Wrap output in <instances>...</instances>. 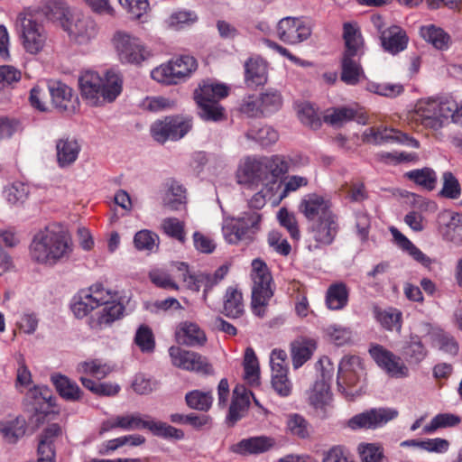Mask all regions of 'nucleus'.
Returning <instances> with one entry per match:
<instances>
[{
    "mask_svg": "<svg viewBox=\"0 0 462 462\" xmlns=\"http://www.w3.org/2000/svg\"><path fill=\"white\" fill-rule=\"evenodd\" d=\"M64 31L68 32L71 41L79 45H86L97 39L99 26L91 16L76 12L70 22L64 23Z\"/></svg>",
    "mask_w": 462,
    "mask_h": 462,
    "instance_id": "2eb2a0df",
    "label": "nucleus"
},
{
    "mask_svg": "<svg viewBox=\"0 0 462 462\" xmlns=\"http://www.w3.org/2000/svg\"><path fill=\"white\" fill-rule=\"evenodd\" d=\"M198 20L197 14L192 11L180 10L172 13L166 23L171 29H180L184 25L194 23Z\"/></svg>",
    "mask_w": 462,
    "mask_h": 462,
    "instance_id": "774afa93",
    "label": "nucleus"
},
{
    "mask_svg": "<svg viewBox=\"0 0 462 462\" xmlns=\"http://www.w3.org/2000/svg\"><path fill=\"white\" fill-rule=\"evenodd\" d=\"M19 36L25 51L32 55L42 52L48 42V33L43 24L32 15L19 14L17 18Z\"/></svg>",
    "mask_w": 462,
    "mask_h": 462,
    "instance_id": "9b49d317",
    "label": "nucleus"
},
{
    "mask_svg": "<svg viewBox=\"0 0 462 462\" xmlns=\"http://www.w3.org/2000/svg\"><path fill=\"white\" fill-rule=\"evenodd\" d=\"M245 78L250 86L263 85L267 81L266 62L259 57H251L245 62Z\"/></svg>",
    "mask_w": 462,
    "mask_h": 462,
    "instance_id": "2f4dec72",
    "label": "nucleus"
},
{
    "mask_svg": "<svg viewBox=\"0 0 462 462\" xmlns=\"http://www.w3.org/2000/svg\"><path fill=\"white\" fill-rule=\"evenodd\" d=\"M192 123L188 117L182 116H166L162 120L155 121L151 126V134L155 141L161 143L178 141L184 137L191 129Z\"/></svg>",
    "mask_w": 462,
    "mask_h": 462,
    "instance_id": "ddd939ff",
    "label": "nucleus"
},
{
    "mask_svg": "<svg viewBox=\"0 0 462 462\" xmlns=\"http://www.w3.org/2000/svg\"><path fill=\"white\" fill-rule=\"evenodd\" d=\"M243 365L245 370V379L250 384H258L259 363L254 350L252 347H247L245 349Z\"/></svg>",
    "mask_w": 462,
    "mask_h": 462,
    "instance_id": "864d4df0",
    "label": "nucleus"
},
{
    "mask_svg": "<svg viewBox=\"0 0 462 462\" xmlns=\"http://www.w3.org/2000/svg\"><path fill=\"white\" fill-rule=\"evenodd\" d=\"M443 238L455 245H462V214L443 212L439 216Z\"/></svg>",
    "mask_w": 462,
    "mask_h": 462,
    "instance_id": "5701e85b",
    "label": "nucleus"
},
{
    "mask_svg": "<svg viewBox=\"0 0 462 462\" xmlns=\"http://www.w3.org/2000/svg\"><path fill=\"white\" fill-rule=\"evenodd\" d=\"M343 38L346 45L344 55L358 57L363 47V39L356 26L346 23L344 24Z\"/></svg>",
    "mask_w": 462,
    "mask_h": 462,
    "instance_id": "79ce46f5",
    "label": "nucleus"
},
{
    "mask_svg": "<svg viewBox=\"0 0 462 462\" xmlns=\"http://www.w3.org/2000/svg\"><path fill=\"white\" fill-rule=\"evenodd\" d=\"M83 291L97 308L104 305V308L96 313V318H91L90 326L92 328L102 329L123 316L124 306L114 300L115 294L113 291L105 288L103 284L95 283Z\"/></svg>",
    "mask_w": 462,
    "mask_h": 462,
    "instance_id": "0eeeda50",
    "label": "nucleus"
},
{
    "mask_svg": "<svg viewBox=\"0 0 462 462\" xmlns=\"http://www.w3.org/2000/svg\"><path fill=\"white\" fill-rule=\"evenodd\" d=\"M79 381L85 388L97 395L114 396L120 391V386L117 383H97L87 376H80Z\"/></svg>",
    "mask_w": 462,
    "mask_h": 462,
    "instance_id": "6e6d98bb",
    "label": "nucleus"
},
{
    "mask_svg": "<svg viewBox=\"0 0 462 462\" xmlns=\"http://www.w3.org/2000/svg\"><path fill=\"white\" fill-rule=\"evenodd\" d=\"M287 429L294 436L306 439L310 436V425L308 421L299 414H291L287 419Z\"/></svg>",
    "mask_w": 462,
    "mask_h": 462,
    "instance_id": "338daca9",
    "label": "nucleus"
},
{
    "mask_svg": "<svg viewBox=\"0 0 462 462\" xmlns=\"http://www.w3.org/2000/svg\"><path fill=\"white\" fill-rule=\"evenodd\" d=\"M398 416V411L393 408H374L352 417L347 425L352 430H374L384 426Z\"/></svg>",
    "mask_w": 462,
    "mask_h": 462,
    "instance_id": "aec40b11",
    "label": "nucleus"
},
{
    "mask_svg": "<svg viewBox=\"0 0 462 462\" xmlns=\"http://www.w3.org/2000/svg\"><path fill=\"white\" fill-rule=\"evenodd\" d=\"M169 355L172 365L180 369L206 374L213 372L208 359L197 352L173 346L169 348Z\"/></svg>",
    "mask_w": 462,
    "mask_h": 462,
    "instance_id": "a211bd4d",
    "label": "nucleus"
},
{
    "mask_svg": "<svg viewBox=\"0 0 462 462\" xmlns=\"http://www.w3.org/2000/svg\"><path fill=\"white\" fill-rule=\"evenodd\" d=\"M61 428L57 423H52L43 430L38 445L37 462H54L55 450L53 444L61 436Z\"/></svg>",
    "mask_w": 462,
    "mask_h": 462,
    "instance_id": "b1692460",
    "label": "nucleus"
},
{
    "mask_svg": "<svg viewBox=\"0 0 462 462\" xmlns=\"http://www.w3.org/2000/svg\"><path fill=\"white\" fill-rule=\"evenodd\" d=\"M460 422V418L451 413H439L433 417L429 424L423 428V432L430 434L440 428L454 427Z\"/></svg>",
    "mask_w": 462,
    "mask_h": 462,
    "instance_id": "0e129e2a",
    "label": "nucleus"
},
{
    "mask_svg": "<svg viewBox=\"0 0 462 462\" xmlns=\"http://www.w3.org/2000/svg\"><path fill=\"white\" fill-rule=\"evenodd\" d=\"M25 401L35 413L47 414L53 405L51 392L47 387L34 386L31 388L25 396Z\"/></svg>",
    "mask_w": 462,
    "mask_h": 462,
    "instance_id": "cd10ccee",
    "label": "nucleus"
},
{
    "mask_svg": "<svg viewBox=\"0 0 462 462\" xmlns=\"http://www.w3.org/2000/svg\"><path fill=\"white\" fill-rule=\"evenodd\" d=\"M357 452L362 462H389L383 447L376 443H360Z\"/></svg>",
    "mask_w": 462,
    "mask_h": 462,
    "instance_id": "603ef678",
    "label": "nucleus"
},
{
    "mask_svg": "<svg viewBox=\"0 0 462 462\" xmlns=\"http://www.w3.org/2000/svg\"><path fill=\"white\" fill-rule=\"evenodd\" d=\"M332 395L329 384L326 382H315L309 393V402L317 411H325L330 404Z\"/></svg>",
    "mask_w": 462,
    "mask_h": 462,
    "instance_id": "58836bf2",
    "label": "nucleus"
},
{
    "mask_svg": "<svg viewBox=\"0 0 462 462\" xmlns=\"http://www.w3.org/2000/svg\"><path fill=\"white\" fill-rule=\"evenodd\" d=\"M260 221L261 215L257 212H247L237 218L224 219L222 232L225 240L229 244L251 241L259 229Z\"/></svg>",
    "mask_w": 462,
    "mask_h": 462,
    "instance_id": "f8f14e48",
    "label": "nucleus"
},
{
    "mask_svg": "<svg viewBox=\"0 0 462 462\" xmlns=\"http://www.w3.org/2000/svg\"><path fill=\"white\" fill-rule=\"evenodd\" d=\"M356 115L357 111L352 107H333L326 111L324 121L334 126H341L353 120Z\"/></svg>",
    "mask_w": 462,
    "mask_h": 462,
    "instance_id": "3c124183",
    "label": "nucleus"
},
{
    "mask_svg": "<svg viewBox=\"0 0 462 462\" xmlns=\"http://www.w3.org/2000/svg\"><path fill=\"white\" fill-rule=\"evenodd\" d=\"M77 371L81 376L90 375L101 380L113 371V367L99 359H90L79 363L77 366Z\"/></svg>",
    "mask_w": 462,
    "mask_h": 462,
    "instance_id": "37998d69",
    "label": "nucleus"
},
{
    "mask_svg": "<svg viewBox=\"0 0 462 462\" xmlns=\"http://www.w3.org/2000/svg\"><path fill=\"white\" fill-rule=\"evenodd\" d=\"M197 68L194 57L182 55L153 69L151 77L157 82L172 85L190 77Z\"/></svg>",
    "mask_w": 462,
    "mask_h": 462,
    "instance_id": "9d476101",
    "label": "nucleus"
},
{
    "mask_svg": "<svg viewBox=\"0 0 462 462\" xmlns=\"http://www.w3.org/2000/svg\"><path fill=\"white\" fill-rule=\"evenodd\" d=\"M348 299V291L343 283L331 285L327 291L326 302L330 310H337L343 309Z\"/></svg>",
    "mask_w": 462,
    "mask_h": 462,
    "instance_id": "de8ad7c7",
    "label": "nucleus"
},
{
    "mask_svg": "<svg viewBox=\"0 0 462 462\" xmlns=\"http://www.w3.org/2000/svg\"><path fill=\"white\" fill-rule=\"evenodd\" d=\"M442 189L440 195L447 199H457L461 195V186L457 179L450 171H445L442 175Z\"/></svg>",
    "mask_w": 462,
    "mask_h": 462,
    "instance_id": "69168bd1",
    "label": "nucleus"
},
{
    "mask_svg": "<svg viewBox=\"0 0 462 462\" xmlns=\"http://www.w3.org/2000/svg\"><path fill=\"white\" fill-rule=\"evenodd\" d=\"M251 278L253 282L252 310L255 315L263 317L265 313V307L273 295V278L264 262L260 259H254L252 262Z\"/></svg>",
    "mask_w": 462,
    "mask_h": 462,
    "instance_id": "6e6552de",
    "label": "nucleus"
},
{
    "mask_svg": "<svg viewBox=\"0 0 462 462\" xmlns=\"http://www.w3.org/2000/svg\"><path fill=\"white\" fill-rule=\"evenodd\" d=\"M274 445L273 438L262 435L241 439L232 447V450L240 455H258L267 452Z\"/></svg>",
    "mask_w": 462,
    "mask_h": 462,
    "instance_id": "393cba45",
    "label": "nucleus"
},
{
    "mask_svg": "<svg viewBox=\"0 0 462 462\" xmlns=\"http://www.w3.org/2000/svg\"><path fill=\"white\" fill-rule=\"evenodd\" d=\"M116 428H120L125 430L146 429L154 436L164 439H180L184 436L182 430L165 422L154 420L148 415H143L138 412L107 419L102 423L100 433L109 431Z\"/></svg>",
    "mask_w": 462,
    "mask_h": 462,
    "instance_id": "39448f33",
    "label": "nucleus"
},
{
    "mask_svg": "<svg viewBox=\"0 0 462 462\" xmlns=\"http://www.w3.org/2000/svg\"><path fill=\"white\" fill-rule=\"evenodd\" d=\"M317 345L311 338H300L291 345L292 365L298 369L303 365L313 355Z\"/></svg>",
    "mask_w": 462,
    "mask_h": 462,
    "instance_id": "473e14b6",
    "label": "nucleus"
},
{
    "mask_svg": "<svg viewBox=\"0 0 462 462\" xmlns=\"http://www.w3.org/2000/svg\"><path fill=\"white\" fill-rule=\"evenodd\" d=\"M159 240L156 233L148 229H143L134 235V244L139 251L153 252L159 246Z\"/></svg>",
    "mask_w": 462,
    "mask_h": 462,
    "instance_id": "5fc2aeb1",
    "label": "nucleus"
},
{
    "mask_svg": "<svg viewBox=\"0 0 462 462\" xmlns=\"http://www.w3.org/2000/svg\"><path fill=\"white\" fill-rule=\"evenodd\" d=\"M380 38L383 48L392 54H397L407 47L408 37L399 26H391L383 31Z\"/></svg>",
    "mask_w": 462,
    "mask_h": 462,
    "instance_id": "bb28decb",
    "label": "nucleus"
},
{
    "mask_svg": "<svg viewBox=\"0 0 462 462\" xmlns=\"http://www.w3.org/2000/svg\"><path fill=\"white\" fill-rule=\"evenodd\" d=\"M289 171V162L282 155L246 156L240 161L236 179L244 189L256 190L261 186H278L281 175Z\"/></svg>",
    "mask_w": 462,
    "mask_h": 462,
    "instance_id": "f257e3e1",
    "label": "nucleus"
},
{
    "mask_svg": "<svg viewBox=\"0 0 462 462\" xmlns=\"http://www.w3.org/2000/svg\"><path fill=\"white\" fill-rule=\"evenodd\" d=\"M73 242L61 227L49 226L35 234L30 245V254L38 263L53 266L69 260Z\"/></svg>",
    "mask_w": 462,
    "mask_h": 462,
    "instance_id": "f03ea898",
    "label": "nucleus"
},
{
    "mask_svg": "<svg viewBox=\"0 0 462 462\" xmlns=\"http://www.w3.org/2000/svg\"><path fill=\"white\" fill-rule=\"evenodd\" d=\"M341 67V80L347 85H356L365 77L356 57L343 55Z\"/></svg>",
    "mask_w": 462,
    "mask_h": 462,
    "instance_id": "e433bc0d",
    "label": "nucleus"
},
{
    "mask_svg": "<svg viewBox=\"0 0 462 462\" xmlns=\"http://www.w3.org/2000/svg\"><path fill=\"white\" fill-rule=\"evenodd\" d=\"M392 235L400 248L406 252L414 261L420 263L427 269H431V265L436 263L419 249L411 241L402 235L397 228H391Z\"/></svg>",
    "mask_w": 462,
    "mask_h": 462,
    "instance_id": "c756f323",
    "label": "nucleus"
},
{
    "mask_svg": "<svg viewBox=\"0 0 462 462\" xmlns=\"http://www.w3.org/2000/svg\"><path fill=\"white\" fill-rule=\"evenodd\" d=\"M44 14L49 19L58 21L64 29V23H69L76 12L62 0H50L44 7Z\"/></svg>",
    "mask_w": 462,
    "mask_h": 462,
    "instance_id": "ea45409f",
    "label": "nucleus"
},
{
    "mask_svg": "<svg viewBox=\"0 0 462 462\" xmlns=\"http://www.w3.org/2000/svg\"><path fill=\"white\" fill-rule=\"evenodd\" d=\"M187 203L186 189L175 180L166 184L162 196V205L170 210L177 211L185 207Z\"/></svg>",
    "mask_w": 462,
    "mask_h": 462,
    "instance_id": "7c9ffc66",
    "label": "nucleus"
},
{
    "mask_svg": "<svg viewBox=\"0 0 462 462\" xmlns=\"http://www.w3.org/2000/svg\"><path fill=\"white\" fill-rule=\"evenodd\" d=\"M245 137L248 140L257 142L261 146H269L275 143L279 139V134L275 129L268 125L254 127L250 129Z\"/></svg>",
    "mask_w": 462,
    "mask_h": 462,
    "instance_id": "a18cd8bd",
    "label": "nucleus"
},
{
    "mask_svg": "<svg viewBox=\"0 0 462 462\" xmlns=\"http://www.w3.org/2000/svg\"><path fill=\"white\" fill-rule=\"evenodd\" d=\"M26 430V420L23 417L0 420V433L8 443H15Z\"/></svg>",
    "mask_w": 462,
    "mask_h": 462,
    "instance_id": "f704fd0d",
    "label": "nucleus"
},
{
    "mask_svg": "<svg viewBox=\"0 0 462 462\" xmlns=\"http://www.w3.org/2000/svg\"><path fill=\"white\" fill-rule=\"evenodd\" d=\"M56 162L60 168L70 167L78 160L81 146L74 137H61L56 141Z\"/></svg>",
    "mask_w": 462,
    "mask_h": 462,
    "instance_id": "4be33fe9",
    "label": "nucleus"
},
{
    "mask_svg": "<svg viewBox=\"0 0 462 462\" xmlns=\"http://www.w3.org/2000/svg\"><path fill=\"white\" fill-rule=\"evenodd\" d=\"M420 33L428 42L431 43L436 49L445 51L450 44L449 35L441 28L433 24L420 27Z\"/></svg>",
    "mask_w": 462,
    "mask_h": 462,
    "instance_id": "a19ab883",
    "label": "nucleus"
},
{
    "mask_svg": "<svg viewBox=\"0 0 462 462\" xmlns=\"http://www.w3.org/2000/svg\"><path fill=\"white\" fill-rule=\"evenodd\" d=\"M457 102L451 97L421 98L417 101L412 118L423 127L438 131L449 121L455 123Z\"/></svg>",
    "mask_w": 462,
    "mask_h": 462,
    "instance_id": "20e7f679",
    "label": "nucleus"
},
{
    "mask_svg": "<svg viewBox=\"0 0 462 462\" xmlns=\"http://www.w3.org/2000/svg\"><path fill=\"white\" fill-rule=\"evenodd\" d=\"M179 342L189 346H203L207 341L205 332L196 323L181 322L176 330Z\"/></svg>",
    "mask_w": 462,
    "mask_h": 462,
    "instance_id": "c85d7f7f",
    "label": "nucleus"
},
{
    "mask_svg": "<svg viewBox=\"0 0 462 462\" xmlns=\"http://www.w3.org/2000/svg\"><path fill=\"white\" fill-rule=\"evenodd\" d=\"M162 231L170 237L184 243L186 240L185 224L176 217H166L161 224Z\"/></svg>",
    "mask_w": 462,
    "mask_h": 462,
    "instance_id": "e2e57ef3",
    "label": "nucleus"
},
{
    "mask_svg": "<svg viewBox=\"0 0 462 462\" xmlns=\"http://www.w3.org/2000/svg\"><path fill=\"white\" fill-rule=\"evenodd\" d=\"M312 32L310 23L300 17L287 16L282 18L276 26V35L283 42L299 44L308 40Z\"/></svg>",
    "mask_w": 462,
    "mask_h": 462,
    "instance_id": "4468645a",
    "label": "nucleus"
},
{
    "mask_svg": "<svg viewBox=\"0 0 462 462\" xmlns=\"http://www.w3.org/2000/svg\"><path fill=\"white\" fill-rule=\"evenodd\" d=\"M263 115H270L278 111L282 105V98L277 90L269 89L260 95Z\"/></svg>",
    "mask_w": 462,
    "mask_h": 462,
    "instance_id": "680f3d73",
    "label": "nucleus"
},
{
    "mask_svg": "<svg viewBox=\"0 0 462 462\" xmlns=\"http://www.w3.org/2000/svg\"><path fill=\"white\" fill-rule=\"evenodd\" d=\"M297 114L300 122L312 129H318L321 125V120L317 111L308 102H302L298 105Z\"/></svg>",
    "mask_w": 462,
    "mask_h": 462,
    "instance_id": "052dcab7",
    "label": "nucleus"
},
{
    "mask_svg": "<svg viewBox=\"0 0 462 462\" xmlns=\"http://www.w3.org/2000/svg\"><path fill=\"white\" fill-rule=\"evenodd\" d=\"M79 82L82 98L91 106L114 102L123 89L122 78L114 71H107L104 78L97 72L86 71Z\"/></svg>",
    "mask_w": 462,
    "mask_h": 462,
    "instance_id": "7ed1b4c3",
    "label": "nucleus"
},
{
    "mask_svg": "<svg viewBox=\"0 0 462 462\" xmlns=\"http://www.w3.org/2000/svg\"><path fill=\"white\" fill-rule=\"evenodd\" d=\"M405 176L427 190L434 189L438 180L436 172L427 167L410 171L405 173Z\"/></svg>",
    "mask_w": 462,
    "mask_h": 462,
    "instance_id": "49530a36",
    "label": "nucleus"
},
{
    "mask_svg": "<svg viewBox=\"0 0 462 462\" xmlns=\"http://www.w3.org/2000/svg\"><path fill=\"white\" fill-rule=\"evenodd\" d=\"M396 132L393 128L370 127L364 131L362 141L374 145L395 143V140H402L400 135H396Z\"/></svg>",
    "mask_w": 462,
    "mask_h": 462,
    "instance_id": "4c0bfd02",
    "label": "nucleus"
},
{
    "mask_svg": "<svg viewBox=\"0 0 462 462\" xmlns=\"http://www.w3.org/2000/svg\"><path fill=\"white\" fill-rule=\"evenodd\" d=\"M368 352L376 365L389 376L393 378L409 376V368L402 358L383 346L372 344Z\"/></svg>",
    "mask_w": 462,
    "mask_h": 462,
    "instance_id": "dca6fc26",
    "label": "nucleus"
},
{
    "mask_svg": "<svg viewBox=\"0 0 462 462\" xmlns=\"http://www.w3.org/2000/svg\"><path fill=\"white\" fill-rule=\"evenodd\" d=\"M376 320L387 330L400 331L402 328V312L394 308L382 310L374 308Z\"/></svg>",
    "mask_w": 462,
    "mask_h": 462,
    "instance_id": "c03bdc74",
    "label": "nucleus"
},
{
    "mask_svg": "<svg viewBox=\"0 0 462 462\" xmlns=\"http://www.w3.org/2000/svg\"><path fill=\"white\" fill-rule=\"evenodd\" d=\"M185 401L193 410L208 411L212 406L213 396L210 391L193 390L186 393Z\"/></svg>",
    "mask_w": 462,
    "mask_h": 462,
    "instance_id": "8fccbe9b",
    "label": "nucleus"
},
{
    "mask_svg": "<svg viewBox=\"0 0 462 462\" xmlns=\"http://www.w3.org/2000/svg\"><path fill=\"white\" fill-rule=\"evenodd\" d=\"M364 374L362 360L357 356H344L339 365L337 377V389L346 396H353L347 388L355 386Z\"/></svg>",
    "mask_w": 462,
    "mask_h": 462,
    "instance_id": "f3484780",
    "label": "nucleus"
},
{
    "mask_svg": "<svg viewBox=\"0 0 462 462\" xmlns=\"http://www.w3.org/2000/svg\"><path fill=\"white\" fill-rule=\"evenodd\" d=\"M134 341L143 353H152L155 348V339L152 330L145 324L139 326L135 332Z\"/></svg>",
    "mask_w": 462,
    "mask_h": 462,
    "instance_id": "4d7b16f0",
    "label": "nucleus"
},
{
    "mask_svg": "<svg viewBox=\"0 0 462 462\" xmlns=\"http://www.w3.org/2000/svg\"><path fill=\"white\" fill-rule=\"evenodd\" d=\"M111 42L123 64L140 65L152 56L151 51L141 39L125 31H116Z\"/></svg>",
    "mask_w": 462,
    "mask_h": 462,
    "instance_id": "1a4fd4ad",
    "label": "nucleus"
},
{
    "mask_svg": "<svg viewBox=\"0 0 462 462\" xmlns=\"http://www.w3.org/2000/svg\"><path fill=\"white\" fill-rule=\"evenodd\" d=\"M338 231L337 215L317 220L310 227L312 239L317 243L315 248L327 246L333 243Z\"/></svg>",
    "mask_w": 462,
    "mask_h": 462,
    "instance_id": "412c9836",
    "label": "nucleus"
},
{
    "mask_svg": "<svg viewBox=\"0 0 462 462\" xmlns=\"http://www.w3.org/2000/svg\"><path fill=\"white\" fill-rule=\"evenodd\" d=\"M325 335L328 341L336 346H344L351 342L352 331L349 328L333 324L325 328Z\"/></svg>",
    "mask_w": 462,
    "mask_h": 462,
    "instance_id": "13d9d810",
    "label": "nucleus"
},
{
    "mask_svg": "<svg viewBox=\"0 0 462 462\" xmlns=\"http://www.w3.org/2000/svg\"><path fill=\"white\" fill-rule=\"evenodd\" d=\"M244 311L245 304L242 292L236 287H228L224 296V314L232 319H237L242 316Z\"/></svg>",
    "mask_w": 462,
    "mask_h": 462,
    "instance_id": "72a5a7b5",
    "label": "nucleus"
},
{
    "mask_svg": "<svg viewBox=\"0 0 462 462\" xmlns=\"http://www.w3.org/2000/svg\"><path fill=\"white\" fill-rule=\"evenodd\" d=\"M427 354L428 351L422 344L420 337L417 334H411L403 346V355L411 362L419 364L427 356Z\"/></svg>",
    "mask_w": 462,
    "mask_h": 462,
    "instance_id": "09e8293b",
    "label": "nucleus"
},
{
    "mask_svg": "<svg viewBox=\"0 0 462 462\" xmlns=\"http://www.w3.org/2000/svg\"><path fill=\"white\" fill-rule=\"evenodd\" d=\"M176 102L162 96L147 97L142 100L140 106L143 110L158 113L175 107Z\"/></svg>",
    "mask_w": 462,
    "mask_h": 462,
    "instance_id": "bf43d9fd",
    "label": "nucleus"
},
{
    "mask_svg": "<svg viewBox=\"0 0 462 462\" xmlns=\"http://www.w3.org/2000/svg\"><path fill=\"white\" fill-rule=\"evenodd\" d=\"M229 88L212 79L202 81L194 91L198 114L205 121H220L224 118V107L219 101L228 96Z\"/></svg>",
    "mask_w": 462,
    "mask_h": 462,
    "instance_id": "423d86ee",
    "label": "nucleus"
},
{
    "mask_svg": "<svg viewBox=\"0 0 462 462\" xmlns=\"http://www.w3.org/2000/svg\"><path fill=\"white\" fill-rule=\"evenodd\" d=\"M49 92L53 105L60 111H73L75 109L76 100L72 89L60 81L49 84Z\"/></svg>",
    "mask_w": 462,
    "mask_h": 462,
    "instance_id": "a878e982",
    "label": "nucleus"
},
{
    "mask_svg": "<svg viewBox=\"0 0 462 462\" xmlns=\"http://www.w3.org/2000/svg\"><path fill=\"white\" fill-rule=\"evenodd\" d=\"M299 211L310 221L336 215L332 211L330 198L317 192L308 193L301 198Z\"/></svg>",
    "mask_w": 462,
    "mask_h": 462,
    "instance_id": "6ab92c4d",
    "label": "nucleus"
},
{
    "mask_svg": "<svg viewBox=\"0 0 462 462\" xmlns=\"http://www.w3.org/2000/svg\"><path fill=\"white\" fill-rule=\"evenodd\" d=\"M51 380L60 395L67 400L75 402L81 398V390L79 385L69 377L60 374H53Z\"/></svg>",
    "mask_w": 462,
    "mask_h": 462,
    "instance_id": "c9c22d12",
    "label": "nucleus"
}]
</instances>
